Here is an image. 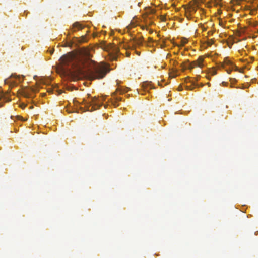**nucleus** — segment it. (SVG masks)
Returning <instances> with one entry per match:
<instances>
[{"instance_id": "nucleus-1", "label": "nucleus", "mask_w": 258, "mask_h": 258, "mask_svg": "<svg viewBox=\"0 0 258 258\" xmlns=\"http://www.w3.org/2000/svg\"><path fill=\"white\" fill-rule=\"evenodd\" d=\"M59 63V69L63 74L82 75L90 80L102 79L109 71L104 63H97L89 58L71 54L63 55Z\"/></svg>"}, {"instance_id": "nucleus-2", "label": "nucleus", "mask_w": 258, "mask_h": 258, "mask_svg": "<svg viewBox=\"0 0 258 258\" xmlns=\"http://www.w3.org/2000/svg\"><path fill=\"white\" fill-rule=\"evenodd\" d=\"M104 100L103 98L99 99L96 97L92 98L91 100L89 102H86L84 100L83 102L85 104V107L88 111H92L99 109L102 105Z\"/></svg>"}, {"instance_id": "nucleus-3", "label": "nucleus", "mask_w": 258, "mask_h": 258, "mask_svg": "<svg viewBox=\"0 0 258 258\" xmlns=\"http://www.w3.org/2000/svg\"><path fill=\"white\" fill-rule=\"evenodd\" d=\"M128 88H123L122 87H118L116 90V91L112 94V96L114 97L115 101L112 102L113 105L116 107L118 106L117 102L121 101L122 98L120 97L116 96L117 94H122L128 92Z\"/></svg>"}, {"instance_id": "nucleus-4", "label": "nucleus", "mask_w": 258, "mask_h": 258, "mask_svg": "<svg viewBox=\"0 0 258 258\" xmlns=\"http://www.w3.org/2000/svg\"><path fill=\"white\" fill-rule=\"evenodd\" d=\"M155 10L150 8H147L146 13L144 14L143 18L146 25H152L153 24L152 21L153 16L151 15L155 13Z\"/></svg>"}, {"instance_id": "nucleus-5", "label": "nucleus", "mask_w": 258, "mask_h": 258, "mask_svg": "<svg viewBox=\"0 0 258 258\" xmlns=\"http://www.w3.org/2000/svg\"><path fill=\"white\" fill-rule=\"evenodd\" d=\"M106 51H108L111 55V58L113 60L117 59V54L119 53V50L118 48L113 44H109L106 48Z\"/></svg>"}, {"instance_id": "nucleus-6", "label": "nucleus", "mask_w": 258, "mask_h": 258, "mask_svg": "<svg viewBox=\"0 0 258 258\" xmlns=\"http://www.w3.org/2000/svg\"><path fill=\"white\" fill-rule=\"evenodd\" d=\"M221 67L225 69L226 72L230 74L231 71L234 69H237L236 66L234 65L233 63L228 58H225Z\"/></svg>"}, {"instance_id": "nucleus-7", "label": "nucleus", "mask_w": 258, "mask_h": 258, "mask_svg": "<svg viewBox=\"0 0 258 258\" xmlns=\"http://www.w3.org/2000/svg\"><path fill=\"white\" fill-rule=\"evenodd\" d=\"M144 41V38L143 37H141L139 38H137L134 37L133 38L131 42V45L133 49H135L137 47H140L143 45V42Z\"/></svg>"}, {"instance_id": "nucleus-8", "label": "nucleus", "mask_w": 258, "mask_h": 258, "mask_svg": "<svg viewBox=\"0 0 258 258\" xmlns=\"http://www.w3.org/2000/svg\"><path fill=\"white\" fill-rule=\"evenodd\" d=\"M204 58L203 56H200L197 60L193 61L189 64V68L191 69L195 67L202 68L203 66V62L204 61Z\"/></svg>"}, {"instance_id": "nucleus-9", "label": "nucleus", "mask_w": 258, "mask_h": 258, "mask_svg": "<svg viewBox=\"0 0 258 258\" xmlns=\"http://www.w3.org/2000/svg\"><path fill=\"white\" fill-rule=\"evenodd\" d=\"M2 100L4 102H8L11 100L7 94L2 92H0V107L3 106V102L2 101Z\"/></svg>"}, {"instance_id": "nucleus-10", "label": "nucleus", "mask_w": 258, "mask_h": 258, "mask_svg": "<svg viewBox=\"0 0 258 258\" xmlns=\"http://www.w3.org/2000/svg\"><path fill=\"white\" fill-rule=\"evenodd\" d=\"M142 86L145 90H148L149 89H151L153 88L151 82H147V81L144 82L142 83Z\"/></svg>"}, {"instance_id": "nucleus-11", "label": "nucleus", "mask_w": 258, "mask_h": 258, "mask_svg": "<svg viewBox=\"0 0 258 258\" xmlns=\"http://www.w3.org/2000/svg\"><path fill=\"white\" fill-rule=\"evenodd\" d=\"M76 28L78 29V30L82 29L83 28V26H82V24H81L79 22H75V23L73 24V28H72V31H76V29H75Z\"/></svg>"}, {"instance_id": "nucleus-12", "label": "nucleus", "mask_w": 258, "mask_h": 258, "mask_svg": "<svg viewBox=\"0 0 258 258\" xmlns=\"http://www.w3.org/2000/svg\"><path fill=\"white\" fill-rule=\"evenodd\" d=\"M188 11L189 13V15H190L191 13L195 12L196 11V9L194 7H191L189 8Z\"/></svg>"}, {"instance_id": "nucleus-13", "label": "nucleus", "mask_w": 258, "mask_h": 258, "mask_svg": "<svg viewBox=\"0 0 258 258\" xmlns=\"http://www.w3.org/2000/svg\"><path fill=\"white\" fill-rule=\"evenodd\" d=\"M181 45L184 46L185 44H186L187 43V40L186 38H182L181 41Z\"/></svg>"}, {"instance_id": "nucleus-14", "label": "nucleus", "mask_w": 258, "mask_h": 258, "mask_svg": "<svg viewBox=\"0 0 258 258\" xmlns=\"http://www.w3.org/2000/svg\"><path fill=\"white\" fill-rule=\"evenodd\" d=\"M214 43V41L212 39L208 40L207 42V44L208 46H211Z\"/></svg>"}, {"instance_id": "nucleus-15", "label": "nucleus", "mask_w": 258, "mask_h": 258, "mask_svg": "<svg viewBox=\"0 0 258 258\" xmlns=\"http://www.w3.org/2000/svg\"><path fill=\"white\" fill-rule=\"evenodd\" d=\"M198 78L195 79V80L194 81V82L198 81ZM185 81L186 82H191L192 83V82H194V81L190 80V78L189 77L186 78Z\"/></svg>"}, {"instance_id": "nucleus-16", "label": "nucleus", "mask_w": 258, "mask_h": 258, "mask_svg": "<svg viewBox=\"0 0 258 258\" xmlns=\"http://www.w3.org/2000/svg\"><path fill=\"white\" fill-rule=\"evenodd\" d=\"M192 85L194 86L195 87H202L203 86V85L202 84H200V85H198L196 83V81L195 82H192Z\"/></svg>"}, {"instance_id": "nucleus-17", "label": "nucleus", "mask_w": 258, "mask_h": 258, "mask_svg": "<svg viewBox=\"0 0 258 258\" xmlns=\"http://www.w3.org/2000/svg\"><path fill=\"white\" fill-rule=\"evenodd\" d=\"M25 96L27 97H32L31 95L28 92H25Z\"/></svg>"}, {"instance_id": "nucleus-18", "label": "nucleus", "mask_w": 258, "mask_h": 258, "mask_svg": "<svg viewBox=\"0 0 258 258\" xmlns=\"http://www.w3.org/2000/svg\"><path fill=\"white\" fill-rule=\"evenodd\" d=\"M30 91H31V92H33V93H35V92L38 91L37 89L36 88H31Z\"/></svg>"}, {"instance_id": "nucleus-19", "label": "nucleus", "mask_w": 258, "mask_h": 258, "mask_svg": "<svg viewBox=\"0 0 258 258\" xmlns=\"http://www.w3.org/2000/svg\"><path fill=\"white\" fill-rule=\"evenodd\" d=\"M160 20L162 21H166V17L165 16L161 15L160 16Z\"/></svg>"}, {"instance_id": "nucleus-20", "label": "nucleus", "mask_w": 258, "mask_h": 258, "mask_svg": "<svg viewBox=\"0 0 258 258\" xmlns=\"http://www.w3.org/2000/svg\"><path fill=\"white\" fill-rule=\"evenodd\" d=\"M216 74V71L215 70H212L211 71V75H214Z\"/></svg>"}, {"instance_id": "nucleus-21", "label": "nucleus", "mask_w": 258, "mask_h": 258, "mask_svg": "<svg viewBox=\"0 0 258 258\" xmlns=\"http://www.w3.org/2000/svg\"><path fill=\"white\" fill-rule=\"evenodd\" d=\"M195 87H192L191 86H187L186 89L188 90H192Z\"/></svg>"}, {"instance_id": "nucleus-22", "label": "nucleus", "mask_w": 258, "mask_h": 258, "mask_svg": "<svg viewBox=\"0 0 258 258\" xmlns=\"http://www.w3.org/2000/svg\"><path fill=\"white\" fill-rule=\"evenodd\" d=\"M73 103H74L75 104H77V103H79V102H78L77 100H76V99H74V100H73Z\"/></svg>"}, {"instance_id": "nucleus-23", "label": "nucleus", "mask_w": 258, "mask_h": 258, "mask_svg": "<svg viewBox=\"0 0 258 258\" xmlns=\"http://www.w3.org/2000/svg\"><path fill=\"white\" fill-rule=\"evenodd\" d=\"M257 10V7H254V8L252 9V11L255 12Z\"/></svg>"}, {"instance_id": "nucleus-24", "label": "nucleus", "mask_w": 258, "mask_h": 258, "mask_svg": "<svg viewBox=\"0 0 258 258\" xmlns=\"http://www.w3.org/2000/svg\"><path fill=\"white\" fill-rule=\"evenodd\" d=\"M148 39H149V42H152V41H153L152 38H150V37H149V38H148Z\"/></svg>"}, {"instance_id": "nucleus-25", "label": "nucleus", "mask_w": 258, "mask_h": 258, "mask_svg": "<svg viewBox=\"0 0 258 258\" xmlns=\"http://www.w3.org/2000/svg\"><path fill=\"white\" fill-rule=\"evenodd\" d=\"M146 27V26H141V28H142V29H144L145 28V27Z\"/></svg>"}, {"instance_id": "nucleus-26", "label": "nucleus", "mask_w": 258, "mask_h": 258, "mask_svg": "<svg viewBox=\"0 0 258 258\" xmlns=\"http://www.w3.org/2000/svg\"><path fill=\"white\" fill-rule=\"evenodd\" d=\"M25 105H24V104H23V105H21V107H22V108H23V107H25Z\"/></svg>"}, {"instance_id": "nucleus-27", "label": "nucleus", "mask_w": 258, "mask_h": 258, "mask_svg": "<svg viewBox=\"0 0 258 258\" xmlns=\"http://www.w3.org/2000/svg\"><path fill=\"white\" fill-rule=\"evenodd\" d=\"M188 12H186V17H188Z\"/></svg>"}, {"instance_id": "nucleus-28", "label": "nucleus", "mask_w": 258, "mask_h": 258, "mask_svg": "<svg viewBox=\"0 0 258 258\" xmlns=\"http://www.w3.org/2000/svg\"><path fill=\"white\" fill-rule=\"evenodd\" d=\"M20 118H21V119L23 120V121H25V119H23V118L22 117H20Z\"/></svg>"}, {"instance_id": "nucleus-29", "label": "nucleus", "mask_w": 258, "mask_h": 258, "mask_svg": "<svg viewBox=\"0 0 258 258\" xmlns=\"http://www.w3.org/2000/svg\"><path fill=\"white\" fill-rule=\"evenodd\" d=\"M207 78L208 79H210V76H209V75H208V76H207Z\"/></svg>"}, {"instance_id": "nucleus-30", "label": "nucleus", "mask_w": 258, "mask_h": 258, "mask_svg": "<svg viewBox=\"0 0 258 258\" xmlns=\"http://www.w3.org/2000/svg\"><path fill=\"white\" fill-rule=\"evenodd\" d=\"M137 53L138 54V55H140V54L138 53V52H137Z\"/></svg>"}, {"instance_id": "nucleus-31", "label": "nucleus", "mask_w": 258, "mask_h": 258, "mask_svg": "<svg viewBox=\"0 0 258 258\" xmlns=\"http://www.w3.org/2000/svg\"><path fill=\"white\" fill-rule=\"evenodd\" d=\"M257 7H258V5H257Z\"/></svg>"}]
</instances>
